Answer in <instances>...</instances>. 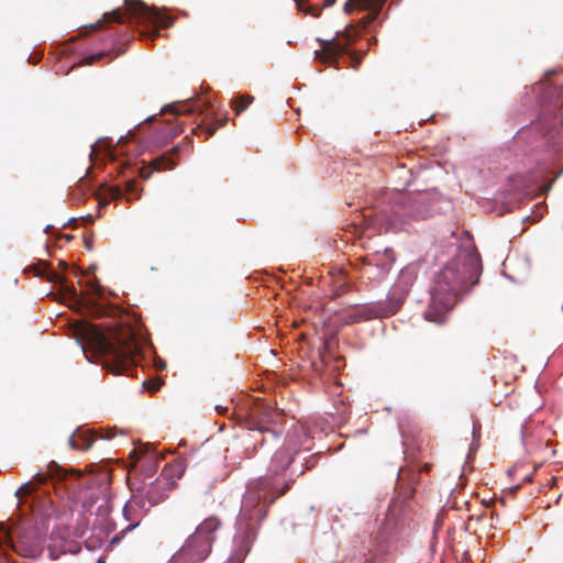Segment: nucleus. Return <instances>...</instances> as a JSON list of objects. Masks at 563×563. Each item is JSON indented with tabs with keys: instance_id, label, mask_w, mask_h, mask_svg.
<instances>
[{
	"instance_id": "1",
	"label": "nucleus",
	"mask_w": 563,
	"mask_h": 563,
	"mask_svg": "<svg viewBox=\"0 0 563 563\" xmlns=\"http://www.w3.org/2000/svg\"><path fill=\"white\" fill-rule=\"evenodd\" d=\"M312 438L307 426L292 423L287 431L286 448L275 452L267 474L247 483L235 522L234 541L240 543L239 550L229 559V563H242L255 539L257 528L267 514L268 506L284 495L305 470L313 467L314 455L309 460L300 457L301 451L312 450Z\"/></svg>"
},
{
	"instance_id": "2",
	"label": "nucleus",
	"mask_w": 563,
	"mask_h": 563,
	"mask_svg": "<svg viewBox=\"0 0 563 563\" xmlns=\"http://www.w3.org/2000/svg\"><path fill=\"white\" fill-rule=\"evenodd\" d=\"M87 361H102V366L114 375H132L141 362L144 347L152 349L147 334L141 324L117 323L101 328L86 323L76 338Z\"/></svg>"
},
{
	"instance_id": "3",
	"label": "nucleus",
	"mask_w": 563,
	"mask_h": 563,
	"mask_svg": "<svg viewBox=\"0 0 563 563\" xmlns=\"http://www.w3.org/2000/svg\"><path fill=\"white\" fill-rule=\"evenodd\" d=\"M173 23L174 18L166 9L148 7L140 0H125L124 9L106 13L100 21L90 25L91 29H104L101 40L107 42V46L98 53L85 56L82 63L91 65L107 55H121L134 29L142 26L141 38L153 41L159 35L158 29L169 27Z\"/></svg>"
},
{
	"instance_id": "4",
	"label": "nucleus",
	"mask_w": 563,
	"mask_h": 563,
	"mask_svg": "<svg viewBox=\"0 0 563 563\" xmlns=\"http://www.w3.org/2000/svg\"><path fill=\"white\" fill-rule=\"evenodd\" d=\"M481 273L482 261L476 249H459L454 258L433 278L426 320L443 323L461 296L478 283Z\"/></svg>"
},
{
	"instance_id": "5",
	"label": "nucleus",
	"mask_w": 563,
	"mask_h": 563,
	"mask_svg": "<svg viewBox=\"0 0 563 563\" xmlns=\"http://www.w3.org/2000/svg\"><path fill=\"white\" fill-rule=\"evenodd\" d=\"M388 199L394 205L379 207L375 212L377 221L386 231L402 230L406 220H424L435 211L429 192L407 196L397 190Z\"/></svg>"
},
{
	"instance_id": "6",
	"label": "nucleus",
	"mask_w": 563,
	"mask_h": 563,
	"mask_svg": "<svg viewBox=\"0 0 563 563\" xmlns=\"http://www.w3.org/2000/svg\"><path fill=\"white\" fill-rule=\"evenodd\" d=\"M413 280V268L406 267L401 269L397 282L387 295L386 301L369 302L357 307L353 313L354 320L365 321L374 318H388L395 314L402 306Z\"/></svg>"
},
{
	"instance_id": "7",
	"label": "nucleus",
	"mask_w": 563,
	"mask_h": 563,
	"mask_svg": "<svg viewBox=\"0 0 563 563\" xmlns=\"http://www.w3.org/2000/svg\"><path fill=\"white\" fill-rule=\"evenodd\" d=\"M220 527L221 522L218 517L206 518L169 563H197L207 559L216 540V532Z\"/></svg>"
},
{
	"instance_id": "8",
	"label": "nucleus",
	"mask_w": 563,
	"mask_h": 563,
	"mask_svg": "<svg viewBox=\"0 0 563 563\" xmlns=\"http://www.w3.org/2000/svg\"><path fill=\"white\" fill-rule=\"evenodd\" d=\"M357 35V30L349 24L343 32H336V37L331 40L318 38L321 48L314 51V59L323 64L335 65L340 56L347 55L352 66L356 68L362 56H358L355 51H350L349 47Z\"/></svg>"
},
{
	"instance_id": "9",
	"label": "nucleus",
	"mask_w": 563,
	"mask_h": 563,
	"mask_svg": "<svg viewBox=\"0 0 563 563\" xmlns=\"http://www.w3.org/2000/svg\"><path fill=\"white\" fill-rule=\"evenodd\" d=\"M11 549L21 556L34 559L43 551L42 538L31 527H21L16 532V541L13 540L12 531L0 522V549Z\"/></svg>"
},
{
	"instance_id": "10",
	"label": "nucleus",
	"mask_w": 563,
	"mask_h": 563,
	"mask_svg": "<svg viewBox=\"0 0 563 563\" xmlns=\"http://www.w3.org/2000/svg\"><path fill=\"white\" fill-rule=\"evenodd\" d=\"M407 525V510L404 500L394 499L389 503L384 519L377 532L379 543H388L396 540Z\"/></svg>"
},
{
	"instance_id": "11",
	"label": "nucleus",
	"mask_w": 563,
	"mask_h": 563,
	"mask_svg": "<svg viewBox=\"0 0 563 563\" xmlns=\"http://www.w3.org/2000/svg\"><path fill=\"white\" fill-rule=\"evenodd\" d=\"M142 189L137 188L135 180L129 179L124 187L118 185L103 184L98 191L99 208H104L112 200L125 198L126 201L136 200L141 197Z\"/></svg>"
},
{
	"instance_id": "12",
	"label": "nucleus",
	"mask_w": 563,
	"mask_h": 563,
	"mask_svg": "<svg viewBox=\"0 0 563 563\" xmlns=\"http://www.w3.org/2000/svg\"><path fill=\"white\" fill-rule=\"evenodd\" d=\"M47 551L51 560H57L62 554H76L80 551L79 543L71 539L67 528H57L51 532Z\"/></svg>"
},
{
	"instance_id": "13",
	"label": "nucleus",
	"mask_w": 563,
	"mask_h": 563,
	"mask_svg": "<svg viewBox=\"0 0 563 563\" xmlns=\"http://www.w3.org/2000/svg\"><path fill=\"white\" fill-rule=\"evenodd\" d=\"M65 472L63 467L52 461L46 465V472L38 471L34 474V482L27 481L24 483L19 489L15 492V496L20 497L21 493L24 490H34L35 485H44L47 483V481L52 482H60L65 478Z\"/></svg>"
},
{
	"instance_id": "14",
	"label": "nucleus",
	"mask_w": 563,
	"mask_h": 563,
	"mask_svg": "<svg viewBox=\"0 0 563 563\" xmlns=\"http://www.w3.org/2000/svg\"><path fill=\"white\" fill-rule=\"evenodd\" d=\"M175 483L166 478H157L150 483L145 492V499L141 501L142 508H151L164 501Z\"/></svg>"
},
{
	"instance_id": "15",
	"label": "nucleus",
	"mask_w": 563,
	"mask_h": 563,
	"mask_svg": "<svg viewBox=\"0 0 563 563\" xmlns=\"http://www.w3.org/2000/svg\"><path fill=\"white\" fill-rule=\"evenodd\" d=\"M387 0H347L344 4V11L350 13L353 9L364 10L367 12L363 27L374 22Z\"/></svg>"
},
{
	"instance_id": "16",
	"label": "nucleus",
	"mask_w": 563,
	"mask_h": 563,
	"mask_svg": "<svg viewBox=\"0 0 563 563\" xmlns=\"http://www.w3.org/2000/svg\"><path fill=\"white\" fill-rule=\"evenodd\" d=\"M84 507L90 514H95L97 520H99V527L104 529L107 532H111L114 529V525L111 522H107V518L110 515L111 507L109 504V498L104 493H100L96 497L95 501H90L89 504H85Z\"/></svg>"
},
{
	"instance_id": "17",
	"label": "nucleus",
	"mask_w": 563,
	"mask_h": 563,
	"mask_svg": "<svg viewBox=\"0 0 563 563\" xmlns=\"http://www.w3.org/2000/svg\"><path fill=\"white\" fill-rule=\"evenodd\" d=\"M211 108V103L205 100H186L180 103H170L165 104L162 108L163 113H175V114H185V113H202L205 110Z\"/></svg>"
},
{
	"instance_id": "18",
	"label": "nucleus",
	"mask_w": 563,
	"mask_h": 563,
	"mask_svg": "<svg viewBox=\"0 0 563 563\" xmlns=\"http://www.w3.org/2000/svg\"><path fill=\"white\" fill-rule=\"evenodd\" d=\"M375 559V553H373L364 544L357 545L355 541L347 549L346 554L341 563H372V561Z\"/></svg>"
},
{
	"instance_id": "19",
	"label": "nucleus",
	"mask_w": 563,
	"mask_h": 563,
	"mask_svg": "<svg viewBox=\"0 0 563 563\" xmlns=\"http://www.w3.org/2000/svg\"><path fill=\"white\" fill-rule=\"evenodd\" d=\"M375 263H369L367 265V271L377 269V277L382 278L387 275L395 262L394 252L390 249H385L382 255L377 254L374 260Z\"/></svg>"
},
{
	"instance_id": "20",
	"label": "nucleus",
	"mask_w": 563,
	"mask_h": 563,
	"mask_svg": "<svg viewBox=\"0 0 563 563\" xmlns=\"http://www.w3.org/2000/svg\"><path fill=\"white\" fill-rule=\"evenodd\" d=\"M43 265H44L45 269H44V272H40L38 276L40 277L46 276L49 282L59 283L66 289V292L68 294V296L73 300L77 301L78 300V295H77V291H76L75 287L74 286H69L67 284V282H66L64 276H62L58 273H55V272L51 271V268H49V266H48V264L46 262L43 263Z\"/></svg>"
},
{
	"instance_id": "21",
	"label": "nucleus",
	"mask_w": 563,
	"mask_h": 563,
	"mask_svg": "<svg viewBox=\"0 0 563 563\" xmlns=\"http://www.w3.org/2000/svg\"><path fill=\"white\" fill-rule=\"evenodd\" d=\"M180 145L174 146L170 151L157 156L153 159V170H167L176 166L174 156L178 153Z\"/></svg>"
},
{
	"instance_id": "22",
	"label": "nucleus",
	"mask_w": 563,
	"mask_h": 563,
	"mask_svg": "<svg viewBox=\"0 0 563 563\" xmlns=\"http://www.w3.org/2000/svg\"><path fill=\"white\" fill-rule=\"evenodd\" d=\"M97 435L93 432H81L79 429L75 434L69 437L68 442L73 449L87 450L89 449Z\"/></svg>"
},
{
	"instance_id": "23",
	"label": "nucleus",
	"mask_w": 563,
	"mask_h": 563,
	"mask_svg": "<svg viewBox=\"0 0 563 563\" xmlns=\"http://www.w3.org/2000/svg\"><path fill=\"white\" fill-rule=\"evenodd\" d=\"M104 151V156L107 158L112 159L114 156V150L110 148L108 145H106V139L98 140L95 144L91 145L90 151V159L93 161V156L97 155L99 152Z\"/></svg>"
},
{
	"instance_id": "24",
	"label": "nucleus",
	"mask_w": 563,
	"mask_h": 563,
	"mask_svg": "<svg viewBox=\"0 0 563 563\" xmlns=\"http://www.w3.org/2000/svg\"><path fill=\"white\" fill-rule=\"evenodd\" d=\"M298 11L311 16H319L321 9L314 4H309L307 0H294Z\"/></svg>"
},
{
	"instance_id": "25",
	"label": "nucleus",
	"mask_w": 563,
	"mask_h": 563,
	"mask_svg": "<svg viewBox=\"0 0 563 563\" xmlns=\"http://www.w3.org/2000/svg\"><path fill=\"white\" fill-rule=\"evenodd\" d=\"M253 101V97L251 96H238L234 98L232 102V107H234L238 114L244 111L249 104Z\"/></svg>"
},
{
	"instance_id": "26",
	"label": "nucleus",
	"mask_w": 563,
	"mask_h": 563,
	"mask_svg": "<svg viewBox=\"0 0 563 563\" xmlns=\"http://www.w3.org/2000/svg\"><path fill=\"white\" fill-rule=\"evenodd\" d=\"M227 121H228L227 117H224L222 119L214 118L213 121L203 129L206 139L212 136L219 128L223 126L227 123Z\"/></svg>"
},
{
	"instance_id": "27",
	"label": "nucleus",
	"mask_w": 563,
	"mask_h": 563,
	"mask_svg": "<svg viewBox=\"0 0 563 563\" xmlns=\"http://www.w3.org/2000/svg\"><path fill=\"white\" fill-rule=\"evenodd\" d=\"M87 287L90 295L95 296L97 299L103 298V288L100 286L99 282L95 278H90L87 282Z\"/></svg>"
},
{
	"instance_id": "28",
	"label": "nucleus",
	"mask_w": 563,
	"mask_h": 563,
	"mask_svg": "<svg viewBox=\"0 0 563 563\" xmlns=\"http://www.w3.org/2000/svg\"><path fill=\"white\" fill-rule=\"evenodd\" d=\"M139 526V522H134V523H130L129 526H126L124 529H122L119 533L114 534L112 537V539L110 540L109 542V547H114L115 544H118L123 538L124 536L132 531L133 529H135L136 527Z\"/></svg>"
},
{
	"instance_id": "29",
	"label": "nucleus",
	"mask_w": 563,
	"mask_h": 563,
	"mask_svg": "<svg viewBox=\"0 0 563 563\" xmlns=\"http://www.w3.org/2000/svg\"><path fill=\"white\" fill-rule=\"evenodd\" d=\"M257 431L264 435L263 441H266L268 437L276 439L279 434V432L275 429L264 428L260 423H255Z\"/></svg>"
},
{
	"instance_id": "30",
	"label": "nucleus",
	"mask_w": 563,
	"mask_h": 563,
	"mask_svg": "<svg viewBox=\"0 0 563 563\" xmlns=\"http://www.w3.org/2000/svg\"><path fill=\"white\" fill-rule=\"evenodd\" d=\"M163 385V380L161 378H154L152 380H144L143 386L151 390L152 393L158 390Z\"/></svg>"
},
{
	"instance_id": "31",
	"label": "nucleus",
	"mask_w": 563,
	"mask_h": 563,
	"mask_svg": "<svg viewBox=\"0 0 563 563\" xmlns=\"http://www.w3.org/2000/svg\"><path fill=\"white\" fill-rule=\"evenodd\" d=\"M117 434V428H106L100 430V438L104 440H111Z\"/></svg>"
},
{
	"instance_id": "32",
	"label": "nucleus",
	"mask_w": 563,
	"mask_h": 563,
	"mask_svg": "<svg viewBox=\"0 0 563 563\" xmlns=\"http://www.w3.org/2000/svg\"><path fill=\"white\" fill-rule=\"evenodd\" d=\"M78 221L84 222L85 224H91L95 221V217L91 214L82 216L80 218H70L68 223H77Z\"/></svg>"
},
{
	"instance_id": "33",
	"label": "nucleus",
	"mask_w": 563,
	"mask_h": 563,
	"mask_svg": "<svg viewBox=\"0 0 563 563\" xmlns=\"http://www.w3.org/2000/svg\"><path fill=\"white\" fill-rule=\"evenodd\" d=\"M153 364L156 371H164L166 368V363L162 358L153 355Z\"/></svg>"
},
{
	"instance_id": "34",
	"label": "nucleus",
	"mask_w": 563,
	"mask_h": 563,
	"mask_svg": "<svg viewBox=\"0 0 563 563\" xmlns=\"http://www.w3.org/2000/svg\"><path fill=\"white\" fill-rule=\"evenodd\" d=\"M544 207L542 206H537V211H533L531 216H528L527 219H531L533 222L534 221H538L539 219L542 218V211H543Z\"/></svg>"
},
{
	"instance_id": "35",
	"label": "nucleus",
	"mask_w": 563,
	"mask_h": 563,
	"mask_svg": "<svg viewBox=\"0 0 563 563\" xmlns=\"http://www.w3.org/2000/svg\"><path fill=\"white\" fill-rule=\"evenodd\" d=\"M168 128V131L166 132L168 135H170L172 137L176 136L177 134H179L181 131H183V126L180 125H177V126H167Z\"/></svg>"
},
{
	"instance_id": "36",
	"label": "nucleus",
	"mask_w": 563,
	"mask_h": 563,
	"mask_svg": "<svg viewBox=\"0 0 563 563\" xmlns=\"http://www.w3.org/2000/svg\"><path fill=\"white\" fill-rule=\"evenodd\" d=\"M42 59L41 54H30L27 57V62L32 65H36Z\"/></svg>"
},
{
	"instance_id": "37",
	"label": "nucleus",
	"mask_w": 563,
	"mask_h": 563,
	"mask_svg": "<svg viewBox=\"0 0 563 563\" xmlns=\"http://www.w3.org/2000/svg\"><path fill=\"white\" fill-rule=\"evenodd\" d=\"M542 89H544V87H543V86H541V85L536 87V90H538V91H539V90H542ZM545 91H547V93H549V95L552 97V96L556 92V87H554V86H552V85H551V86H548V87L545 88Z\"/></svg>"
},
{
	"instance_id": "38",
	"label": "nucleus",
	"mask_w": 563,
	"mask_h": 563,
	"mask_svg": "<svg viewBox=\"0 0 563 563\" xmlns=\"http://www.w3.org/2000/svg\"><path fill=\"white\" fill-rule=\"evenodd\" d=\"M148 448H150V444L142 445L140 453L137 452V448H135V449H133L132 453L137 454V457H139L141 454L146 453Z\"/></svg>"
},
{
	"instance_id": "39",
	"label": "nucleus",
	"mask_w": 563,
	"mask_h": 563,
	"mask_svg": "<svg viewBox=\"0 0 563 563\" xmlns=\"http://www.w3.org/2000/svg\"><path fill=\"white\" fill-rule=\"evenodd\" d=\"M553 181H554V179H552L549 184H547V185L542 186V188L540 189V190H541V192H542V194L548 192V191L551 189Z\"/></svg>"
},
{
	"instance_id": "40",
	"label": "nucleus",
	"mask_w": 563,
	"mask_h": 563,
	"mask_svg": "<svg viewBox=\"0 0 563 563\" xmlns=\"http://www.w3.org/2000/svg\"><path fill=\"white\" fill-rule=\"evenodd\" d=\"M336 0H324L323 8H329L334 4Z\"/></svg>"
},
{
	"instance_id": "41",
	"label": "nucleus",
	"mask_w": 563,
	"mask_h": 563,
	"mask_svg": "<svg viewBox=\"0 0 563 563\" xmlns=\"http://www.w3.org/2000/svg\"><path fill=\"white\" fill-rule=\"evenodd\" d=\"M151 174H152V172H147V173H145L144 170H141V172H140V175H141V177H143V178H148V177L151 176Z\"/></svg>"
},
{
	"instance_id": "42",
	"label": "nucleus",
	"mask_w": 563,
	"mask_h": 563,
	"mask_svg": "<svg viewBox=\"0 0 563 563\" xmlns=\"http://www.w3.org/2000/svg\"><path fill=\"white\" fill-rule=\"evenodd\" d=\"M128 507H129V505H128V504H125V506L123 507V515H124V517L129 520V517H128Z\"/></svg>"
},
{
	"instance_id": "43",
	"label": "nucleus",
	"mask_w": 563,
	"mask_h": 563,
	"mask_svg": "<svg viewBox=\"0 0 563 563\" xmlns=\"http://www.w3.org/2000/svg\"><path fill=\"white\" fill-rule=\"evenodd\" d=\"M558 102H563V87L560 91V95H559V101Z\"/></svg>"
},
{
	"instance_id": "44",
	"label": "nucleus",
	"mask_w": 563,
	"mask_h": 563,
	"mask_svg": "<svg viewBox=\"0 0 563 563\" xmlns=\"http://www.w3.org/2000/svg\"><path fill=\"white\" fill-rule=\"evenodd\" d=\"M388 548H389L388 545H383V544H380V551H382V552L387 551V550H388Z\"/></svg>"
},
{
	"instance_id": "45",
	"label": "nucleus",
	"mask_w": 563,
	"mask_h": 563,
	"mask_svg": "<svg viewBox=\"0 0 563 563\" xmlns=\"http://www.w3.org/2000/svg\"><path fill=\"white\" fill-rule=\"evenodd\" d=\"M96 563H106V560H104V558H102V556H101V558H99V559L97 560V562H96Z\"/></svg>"
},
{
	"instance_id": "46",
	"label": "nucleus",
	"mask_w": 563,
	"mask_h": 563,
	"mask_svg": "<svg viewBox=\"0 0 563 563\" xmlns=\"http://www.w3.org/2000/svg\"><path fill=\"white\" fill-rule=\"evenodd\" d=\"M123 139H128V135H125V136H121V137L119 139V141H118V144L122 143Z\"/></svg>"
},
{
	"instance_id": "47",
	"label": "nucleus",
	"mask_w": 563,
	"mask_h": 563,
	"mask_svg": "<svg viewBox=\"0 0 563 563\" xmlns=\"http://www.w3.org/2000/svg\"><path fill=\"white\" fill-rule=\"evenodd\" d=\"M86 245H87V249H88V250H91V242H88V241H87V242H86Z\"/></svg>"
},
{
	"instance_id": "48",
	"label": "nucleus",
	"mask_w": 563,
	"mask_h": 563,
	"mask_svg": "<svg viewBox=\"0 0 563 563\" xmlns=\"http://www.w3.org/2000/svg\"><path fill=\"white\" fill-rule=\"evenodd\" d=\"M51 229H52V225H47L44 231L48 232V230H51Z\"/></svg>"
}]
</instances>
